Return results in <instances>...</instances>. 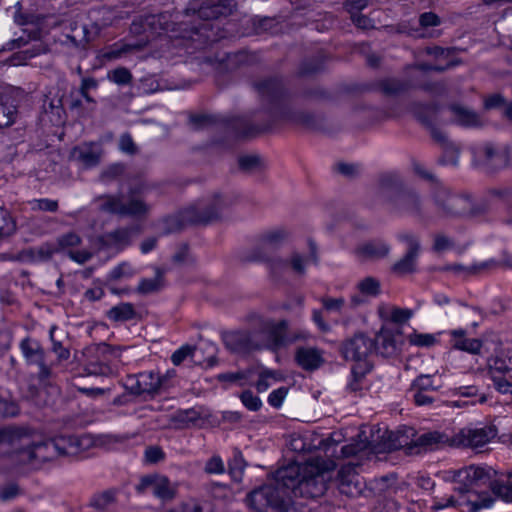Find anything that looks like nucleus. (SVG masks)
Returning <instances> with one entry per match:
<instances>
[{
  "mask_svg": "<svg viewBox=\"0 0 512 512\" xmlns=\"http://www.w3.org/2000/svg\"><path fill=\"white\" fill-rule=\"evenodd\" d=\"M308 467L291 464L276 472V481L252 490L246 497L247 505L255 512H296L291 495L315 499L325 494L328 484L326 474L307 475Z\"/></svg>",
  "mask_w": 512,
  "mask_h": 512,
  "instance_id": "2",
  "label": "nucleus"
},
{
  "mask_svg": "<svg viewBox=\"0 0 512 512\" xmlns=\"http://www.w3.org/2000/svg\"><path fill=\"white\" fill-rule=\"evenodd\" d=\"M376 194L389 205L391 211L411 216H422V201L413 189H406L396 173L382 174Z\"/></svg>",
  "mask_w": 512,
  "mask_h": 512,
  "instance_id": "7",
  "label": "nucleus"
},
{
  "mask_svg": "<svg viewBox=\"0 0 512 512\" xmlns=\"http://www.w3.org/2000/svg\"><path fill=\"white\" fill-rule=\"evenodd\" d=\"M274 378V373L271 370H263L258 380L255 383V387L259 393L265 392L271 385L270 379Z\"/></svg>",
  "mask_w": 512,
  "mask_h": 512,
  "instance_id": "63",
  "label": "nucleus"
},
{
  "mask_svg": "<svg viewBox=\"0 0 512 512\" xmlns=\"http://www.w3.org/2000/svg\"><path fill=\"white\" fill-rule=\"evenodd\" d=\"M263 106L276 121L311 126L312 114L294 107L283 81L277 77H268L254 83Z\"/></svg>",
  "mask_w": 512,
  "mask_h": 512,
  "instance_id": "5",
  "label": "nucleus"
},
{
  "mask_svg": "<svg viewBox=\"0 0 512 512\" xmlns=\"http://www.w3.org/2000/svg\"><path fill=\"white\" fill-rule=\"evenodd\" d=\"M239 167L244 171H251L260 165V157L257 155H244L238 159Z\"/></svg>",
  "mask_w": 512,
  "mask_h": 512,
  "instance_id": "58",
  "label": "nucleus"
},
{
  "mask_svg": "<svg viewBox=\"0 0 512 512\" xmlns=\"http://www.w3.org/2000/svg\"><path fill=\"white\" fill-rule=\"evenodd\" d=\"M103 149L101 144L95 142L84 143L74 147L71 155L85 168H93L100 163Z\"/></svg>",
  "mask_w": 512,
  "mask_h": 512,
  "instance_id": "25",
  "label": "nucleus"
},
{
  "mask_svg": "<svg viewBox=\"0 0 512 512\" xmlns=\"http://www.w3.org/2000/svg\"><path fill=\"white\" fill-rule=\"evenodd\" d=\"M228 127L233 130V134L236 137H250L257 132L252 126H249L240 118L230 120Z\"/></svg>",
  "mask_w": 512,
  "mask_h": 512,
  "instance_id": "44",
  "label": "nucleus"
},
{
  "mask_svg": "<svg viewBox=\"0 0 512 512\" xmlns=\"http://www.w3.org/2000/svg\"><path fill=\"white\" fill-rule=\"evenodd\" d=\"M81 243V238L74 232L63 234L58 238V244L61 248H72L76 247Z\"/></svg>",
  "mask_w": 512,
  "mask_h": 512,
  "instance_id": "57",
  "label": "nucleus"
},
{
  "mask_svg": "<svg viewBox=\"0 0 512 512\" xmlns=\"http://www.w3.org/2000/svg\"><path fill=\"white\" fill-rule=\"evenodd\" d=\"M216 117L208 114H198L191 115L189 118V123L195 130L203 129L209 127L216 123Z\"/></svg>",
  "mask_w": 512,
  "mask_h": 512,
  "instance_id": "50",
  "label": "nucleus"
},
{
  "mask_svg": "<svg viewBox=\"0 0 512 512\" xmlns=\"http://www.w3.org/2000/svg\"><path fill=\"white\" fill-rule=\"evenodd\" d=\"M390 246L383 240L375 239L359 245L355 253L361 260H378L386 257Z\"/></svg>",
  "mask_w": 512,
  "mask_h": 512,
  "instance_id": "28",
  "label": "nucleus"
},
{
  "mask_svg": "<svg viewBox=\"0 0 512 512\" xmlns=\"http://www.w3.org/2000/svg\"><path fill=\"white\" fill-rule=\"evenodd\" d=\"M166 375L155 371H143L128 375L123 381V387L128 394L134 396H151L158 394L167 381Z\"/></svg>",
  "mask_w": 512,
  "mask_h": 512,
  "instance_id": "12",
  "label": "nucleus"
},
{
  "mask_svg": "<svg viewBox=\"0 0 512 512\" xmlns=\"http://www.w3.org/2000/svg\"><path fill=\"white\" fill-rule=\"evenodd\" d=\"M453 347L457 350L471 354H478L482 348V341L476 338H466L464 330H453Z\"/></svg>",
  "mask_w": 512,
  "mask_h": 512,
  "instance_id": "34",
  "label": "nucleus"
},
{
  "mask_svg": "<svg viewBox=\"0 0 512 512\" xmlns=\"http://www.w3.org/2000/svg\"><path fill=\"white\" fill-rule=\"evenodd\" d=\"M376 349V341L359 332L346 339L341 345V354L346 360L360 362L367 359Z\"/></svg>",
  "mask_w": 512,
  "mask_h": 512,
  "instance_id": "18",
  "label": "nucleus"
},
{
  "mask_svg": "<svg viewBox=\"0 0 512 512\" xmlns=\"http://www.w3.org/2000/svg\"><path fill=\"white\" fill-rule=\"evenodd\" d=\"M33 209L41 211L56 212L58 209V202L56 200L42 198L34 200Z\"/></svg>",
  "mask_w": 512,
  "mask_h": 512,
  "instance_id": "64",
  "label": "nucleus"
},
{
  "mask_svg": "<svg viewBox=\"0 0 512 512\" xmlns=\"http://www.w3.org/2000/svg\"><path fill=\"white\" fill-rule=\"evenodd\" d=\"M489 373L512 376V350L502 351L491 359Z\"/></svg>",
  "mask_w": 512,
  "mask_h": 512,
  "instance_id": "35",
  "label": "nucleus"
},
{
  "mask_svg": "<svg viewBox=\"0 0 512 512\" xmlns=\"http://www.w3.org/2000/svg\"><path fill=\"white\" fill-rule=\"evenodd\" d=\"M100 239L104 245L123 248L130 241V232L127 229L119 228L105 233Z\"/></svg>",
  "mask_w": 512,
  "mask_h": 512,
  "instance_id": "38",
  "label": "nucleus"
},
{
  "mask_svg": "<svg viewBox=\"0 0 512 512\" xmlns=\"http://www.w3.org/2000/svg\"><path fill=\"white\" fill-rule=\"evenodd\" d=\"M115 498L116 490L110 489L93 495L90 504L92 507L102 510L114 503Z\"/></svg>",
  "mask_w": 512,
  "mask_h": 512,
  "instance_id": "40",
  "label": "nucleus"
},
{
  "mask_svg": "<svg viewBox=\"0 0 512 512\" xmlns=\"http://www.w3.org/2000/svg\"><path fill=\"white\" fill-rule=\"evenodd\" d=\"M379 90L386 96H398L411 88H419L427 92L435 91V84L430 82L418 83L413 80H402L388 77L378 82Z\"/></svg>",
  "mask_w": 512,
  "mask_h": 512,
  "instance_id": "21",
  "label": "nucleus"
},
{
  "mask_svg": "<svg viewBox=\"0 0 512 512\" xmlns=\"http://www.w3.org/2000/svg\"><path fill=\"white\" fill-rule=\"evenodd\" d=\"M134 273L130 264L123 262L115 266L108 274L110 280H118L123 277H130Z\"/></svg>",
  "mask_w": 512,
  "mask_h": 512,
  "instance_id": "54",
  "label": "nucleus"
},
{
  "mask_svg": "<svg viewBox=\"0 0 512 512\" xmlns=\"http://www.w3.org/2000/svg\"><path fill=\"white\" fill-rule=\"evenodd\" d=\"M411 112L422 124L430 128L432 138L442 149H446V154H453L451 161L455 163V144L448 139L444 131L432 125L433 116L436 113V106L433 104L413 103L411 105Z\"/></svg>",
  "mask_w": 512,
  "mask_h": 512,
  "instance_id": "17",
  "label": "nucleus"
},
{
  "mask_svg": "<svg viewBox=\"0 0 512 512\" xmlns=\"http://www.w3.org/2000/svg\"><path fill=\"white\" fill-rule=\"evenodd\" d=\"M469 269L474 275L503 269H512V255L506 250H503L499 257L473 263L470 265Z\"/></svg>",
  "mask_w": 512,
  "mask_h": 512,
  "instance_id": "26",
  "label": "nucleus"
},
{
  "mask_svg": "<svg viewBox=\"0 0 512 512\" xmlns=\"http://www.w3.org/2000/svg\"><path fill=\"white\" fill-rule=\"evenodd\" d=\"M456 124L466 128H477L482 125L480 116L473 110L459 104L450 106Z\"/></svg>",
  "mask_w": 512,
  "mask_h": 512,
  "instance_id": "32",
  "label": "nucleus"
},
{
  "mask_svg": "<svg viewBox=\"0 0 512 512\" xmlns=\"http://www.w3.org/2000/svg\"><path fill=\"white\" fill-rule=\"evenodd\" d=\"M235 4L234 0H210L202 1L200 4L191 3L185 9V15L187 17L196 16L200 22L189 27L186 22H173L171 20L172 16L168 12L138 16L133 19L130 32L140 36L138 39H148L149 43L163 33L179 31V34L172 36L175 38L174 46L191 55L220 39L221 36L216 32L219 27L211 20L231 14Z\"/></svg>",
  "mask_w": 512,
  "mask_h": 512,
  "instance_id": "1",
  "label": "nucleus"
},
{
  "mask_svg": "<svg viewBox=\"0 0 512 512\" xmlns=\"http://www.w3.org/2000/svg\"><path fill=\"white\" fill-rule=\"evenodd\" d=\"M498 429L493 424L475 427H464L453 435V447L479 448L490 443L497 437Z\"/></svg>",
  "mask_w": 512,
  "mask_h": 512,
  "instance_id": "14",
  "label": "nucleus"
},
{
  "mask_svg": "<svg viewBox=\"0 0 512 512\" xmlns=\"http://www.w3.org/2000/svg\"><path fill=\"white\" fill-rule=\"evenodd\" d=\"M324 310L331 313L341 314L345 308V299L342 297L332 298V297H322L320 299Z\"/></svg>",
  "mask_w": 512,
  "mask_h": 512,
  "instance_id": "47",
  "label": "nucleus"
},
{
  "mask_svg": "<svg viewBox=\"0 0 512 512\" xmlns=\"http://www.w3.org/2000/svg\"><path fill=\"white\" fill-rule=\"evenodd\" d=\"M97 208L103 213L117 215L119 217L144 218L150 211L141 196V190L130 188L126 196L123 195H101L95 199Z\"/></svg>",
  "mask_w": 512,
  "mask_h": 512,
  "instance_id": "9",
  "label": "nucleus"
},
{
  "mask_svg": "<svg viewBox=\"0 0 512 512\" xmlns=\"http://www.w3.org/2000/svg\"><path fill=\"white\" fill-rule=\"evenodd\" d=\"M363 379V373H357L355 369H352L346 390L355 396H361L363 392Z\"/></svg>",
  "mask_w": 512,
  "mask_h": 512,
  "instance_id": "46",
  "label": "nucleus"
},
{
  "mask_svg": "<svg viewBox=\"0 0 512 512\" xmlns=\"http://www.w3.org/2000/svg\"><path fill=\"white\" fill-rule=\"evenodd\" d=\"M359 465L348 462L340 467L337 473V487L341 494L351 498L368 497L366 481L357 471Z\"/></svg>",
  "mask_w": 512,
  "mask_h": 512,
  "instance_id": "16",
  "label": "nucleus"
},
{
  "mask_svg": "<svg viewBox=\"0 0 512 512\" xmlns=\"http://www.w3.org/2000/svg\"><path fill=\"white\" fill-rule=\"evenodd\" d=\"M204 471L207 474L221 475L225 472V465L219 455H213L209 458L204 466Z\"/></svg>",
  "mask_w": 512,
  "mask_h": 512,
  "instance_id": "52",
  "label": "nucleus"
},
{
  "mask_svg": "<svg viewBox=\"0 0 512 512\" xmlns=\"http://www.w3.org/2000/svg\"><path fill=\"white\" fill-rule=\"evenodd\" d=\"M145 460L148 463H157L164 459L165 453L159 446H149L144 452Z\"/></svg>",
  "mask_w": 512,
  "mask_h": 512,
  "instance_id": "60",
  "label": "nucleus"
},
{
  "mask_svg": "<svg viewBox=\"0 0 512 512\" xmlns=\"http://www.w3.org/2000/svg\"><path fill=\"white\" fill-rule=\"evenodd\" d=\"M288 321L280 320L277 322H270L267 324V339L269 348L278 350L290 343V338L287 335Z\"/></svg>",
  "mask_w": 512,
  "mask_h": 512,
  "instance_id": "29",
  "label": "nucleus"
},
{
  "mask_svg": "<svg viewBox=\"0 0 512 512\" xmlns=\"http://www.w3.org/2000/svg\"><path fill=\"white\" fill-rule=\"evenodd\" d=\"M239 399L241 400L242 404L247 408L249 411H259L262 408V400L255 395L251 390H244L240 395Z\"/></svg>",
  "mask_w": 512,
  "mask_h": 512,
  "instance_id": "45",
  "label": "nucleus"
},
{
  "mask_svg": "<svg viewBox=\"0 0 512 512\" xmlns=\"http://www.w3.org/2000/svg\"><path fill=\"white\" fill-rule=\"evenodd\" d=\"M509 150L505 146L487 142L473 149V165L485 173H493L507 166Z\"/></svg>",
  "mask_w": 512,
  "mask_h": 512,
  "instance_id": "11",
  "label": "nucleus"
},
{
  "mask_svg": "<svg viewBox=\"0 0 512 512\" xmlns=\"http://www.w3.org/2000/svg\"><path fill=\"white\" fill-rule=\"evenodd\" d=\"M439 386L434 383V376L431 374H420L411 384V391L436 392Z\"/></svg>",
  "mask_w": 512,
  "mask_h": 512,
  "instance_id": "39",
  "label": "nucleus"
},
{
  "mask_svg": "<svg viewBox=\"0 0 512 512\" xmlns=\"http://www.w3.org/2000/svg\"><path fill=\"white\" fill-rule=\"evenodd\" d=\"M84 370L87 375L106 376L110 374L111 367L108 364V355L102 348L90 347L84 352Z\"/></svg>",
  "mask_w": 512,
  "mask_h": 512,
  "instance_id": "23",
  "label": "nucleus"
},
{
  "mask_svg": "<svg viewBox=\"0 0 512 512\" xmlns=\"http://www.w3.org/2000/svg\"><path fill=\"white\" fill-rule=\"evenodd\" d=\"M454 247V241L450 237L446 236L443 233H437L434 236V242L432 246V250L436 253H442L444 251L450 250Z\"/></svg>",
  "mask_w": 512,
  "mask_h": 512,
  "instance_id": "51",
  "label": "nucleus"
},
{
  "mask_svg": "<svg viewBox=\"0 0 512 512\" xmlns=\"http://www.w3.org/2000/svg\"><path fill=\"white\" fill-rule=\"evenodd\" d=\"M222 338L226 348L234 353L247 354L260 349V346L253 340L251 333L248 331L225 332Z\"/></svg>",
  "mask_w": 512,
  "mask_h": 512,
  "instance_id": "24",
  "label": "nucleus"
},
{
  "mask_svg": "<svg viewBox=\"0 0 512 512\" xmlns=\"http://www.w3.org/2000/svg\"><path fill=\"white\" fill-rule=\"evenodd\" d=\"M357 288L365 296L376 297L380 293V282L374 277H366L358 283Z\"/></svg>",
  "mask_w": 512,
  "mask_h": 512,
  "instance_id": "43",
  "label": "nucleus"
},
{
  "mask_svg": "<svg viewBox=\"0 0 512 512\" xmlns=\"http://www.w3.org/2000/svg\"><path fill=\"white\" fill-rule=\"evenodd\" d=\"M15 222L7 210L0 207V237L11 235L15 231Z\"/></svg>",
  "mask_w": 512,
  "mask_h": 512,
  "instance_id": "49",
  "label": "nucleus"
},
{
  "mask_svg": "<svg viewBox=\"0 0 512 512\" xmlns=\"http://www.w3.org/2000/svg\"><path fill=\"white\" fill-rule=\"evenodd\" d=\"M107 79L119 86L129 85L132 82V73L125 67H118L108 72Z\"/></svg>",
  "mask_w": 512,
  "mask_h": 512,
  "instance_id": "41",
  "label": "nucleus"
},
{
  "mask_svg": "<svg viewBox=\"0 0 512 512\" xmlns=\"http://www.w3.org/2000/svg\"><path fill=\"white\" fill-rule=\"evenodd\" d=\"M161 286L162 274L160 273L159 270H157L155 277L142 279L138 285L137 290L139 293L142 294H150L160 290Z\"/></svg>",
  "mask_w": 512,
  "mask_h": 512,
  "instance_id": "42",
  "label": "nucleus"
},
{
  "mask_svg": "<svg viewBox=\"0 0 512 512\" xmlns=\"http://www.w3.org/2000/svg\"><path fill=\"white\" fill-rule=\"evenodd\" d=\"M194 353V347L190 345H183L180 348H178L172 355H171V362L178 366L180 365L187 357L193 356Z\"/></svg>",
  "mask_w": 512,
  "mask_h": 512,
  "instance_id": "56",
  "label": "nucleus"
},
{
  "mask_svg": "<svg viewBox=\"0 0 512 512\" xmlns=\"http://www.w3.org/2000/svg\"><path fill=\"white\" fill-rule=\"evenodd\" d=\"M433 199L438 210L445 216H462L473 211L470 196L452 195L443 185H438L434 189Z\"/></svg>",
  "mask_w": 512,
  "mask_h": 512,
  "instance_id": "13",
  "label": "nucleus"
},
{
  "mask_svg": "<svg viewBox=\"0 0 512 512\" xmlns=\"http://www.w3.org/2000/svg\"><path fill=\"white\" fill-rule=\"evenodd\" d=\"M308 246H309V255L307 257H304L300 253L295 252L291 255L289 262L286 261L287 265H290L292 270L298 275L305 274L306 266L309 263H313V264L317 265L319 262L316 243L312 240H309ZM287 267L288 266H286V268Z\"/></svg>",
  "mask_w": 512,
  "mask_h": 512,
  "instance_id": "31",
  "label": "nucleus"
},
{
  "mask_svg": "<svg viewBox=\"0 0 512 512\" xmlns=\"http://www.w3.org/2000/svg\"><path fill=\"white\" fill-rule=\"evenodd\" d=\"M323 68V61L320 59H313L304 61L300 67L301 75H309L320 71Z\"/></svg>",
  "mask_w": 512,
  "mask_h": 512,
  "instance_id": "61",
  "label": "nucleus"
},
{
  "mask_svg": "<svg viewBox=\"0 0 512 512\" xmlns=\"http://www.w3.org/2000/svg\"><path fill=\"white\" fill-rule=\"evenodd\" d=\"M135 490L138 494L150 493L162 502H169L175 498L177 486L165 475L154 473L142 476Z\"/></svg>",
  "mask_w": 512,
  "mask_h": 512,
  "instance_id": "15",
  "label": "nucleus"
},
{
  "mask_svg": "<svg viewBox=\"0 0 512 512\" xmlns=\"http://www.w3.org/2000/svg\"><path fill=\"white\" fill-rule=\"evenodd\" d=\"M443 479L454 483V491L458 496L437 499L432 508L440 510L447 507H469L468 512H479L493 506L494 499L486 491L478 490V486L488 479L487 472L481 466L470 465L461 469H449L443 472Z\"/></svg>",
  "mask_w": 512,
  "mask_h": 512,
  "instance_id": "4",
  "label": "nucleus"
},
{
  "mask_svg": "<svg viewBox=\"0 0 512 512\" xmlns=\"http://www.w3.org/2000/svg\"><path fill=\"white\" fill-rule=\"evenodd\" d=\"M495 389L501 394L512 396V381L507 380L504 375L491 374Z\"/></svg>",
  "mask_w": 512,
  "mask_h": 512,
  "instance_id": "53",
  "label": "nucleus"
},
{
  "mask_svg": "<svg viewBox=\"0 0 512 512\" xmlns=\"http://www.w3.org/2000/svg\"><path fill=\"white\" fill-rule=\"evenodd\" d=\"M247 58L245 53L229 54L223 53L215 58L206 56L203 58V63L212 66L214 69L220 72L229 70L234 64L240 63Z\"/></svg>",
  "mask_w": 512,
  "mask_h": 512,
  "instance_id": "33",
  "label": "nucleus"
},
{
  "mask_svg": "<svg viewBox=\"0 0 512 512\" xmlns=\"http://www.w3.org/2000/svg\"><path fill=\"white\" fill-rule=\"evenodd\" d=\"M453 436L443 431H427L417 436L412 427H403L395 432H390L386 447L388 450L404 449L408 455H416L422 452L441 450L452 446Z\"/></svg>",
  "mask_w": 512,
  "mask_h": 512,
  "instance_id": "6",
  "label": "nucleus"
},
{
  "mask_svg": "<svg viewBox=\"0 0 512 512\" xmlns=\"http://www.w3.org/2000/svg\"><path fill=\"white\" fill-rule=\"evenodd\" d=\"M482 468L487 472L488 479L478 486V490L488 492L494 500L498 498L512 503V471L493 479L492 475H495L496 472L488 467Z\"/></svg>",
  "mask_w": 512,
  "mask_h": 512,
  "instance_id": "19",
  "label": "nucleus"
},
{
  "mask_svg": "<svg viewBox=\"0 0 512 512\" xmlns=\"http://www.w3.org/2000/svg\"><path fill=\"white\" fill-rule=\"evenodd\" d=\"M231 196L215 194L209 199H202L188 207L179 215L168 216L163 220L164 233L170 234L180 230L186 224L208 223L219 217L223 208L231 205Z\"/></svg>",
  "mask_w": 512,
  "mask_h": 512,
  "instance_id": "8",
  "label": "nucleus"
},
{
  "mask_svg": "<svg viewBox=\"0 0 512 512\" xmlns=\"http://www.w3.org/2000/svg\"><path fill=\"white\" fill-rule=\"evenodd\" d=\"M294 361L304 371L313 372L324 364V351L316 346L299 345L294 352Z\"/></svg>",
  "mask_w": 512,
  "mask_h": 512,
  "instance_id": "22",
  "label": "nucleus"
},
{
  "mask_svg": "<svg viewBox=\"0 0 512 512\" xmlns=\"http://www.w3.org/2000/svg\"><path fill=\"white\" fill-rule=\"evenodd\" d=\"M16 116V108L0 103V129L11 125Z\"/></svg>",
  "mask_w": 512,
  "mask_h": 512,
  "instance_id": "55",
  "label": "nucleus"
},
{
  "mask_svg": "<svg viewBox=\"0 0 512 512\" xmlns=\"http://www.w3.org/2000/svg\"><path fill=\"white\" fill-rule=\"evenodd\" d=\"M395 477L393 475H385L366 482V493L368 497L374 495H382L387 492L395 484Z\"/></svg>",
  "mask_w": 512,
  "mask_h": 512,
  "instance_id": "37",
  "label": "nucleus"
},
{
  "mask_svg": "<svg viewBox=\"0 0 512 512\" xmlns=\"http://www.w3.org/2000/svg\"><path fill=\"white\" fill-rule=\"evenodd\" d=\"M148 45V39H136L134 41H118L111 45L103 53L107 60L122 58L132 52L140 51Z\"/></svg>",
  "mask_w": 512,
  "mask_h": 512,
  "instance_id": "27",
  "label": "nucleus"
},
{
  "mask_svg": "<svg viewBox=\"0 0 512 512\" xmlns=\"http://www.w3.org/2000/svg\"><path fill=\"white\" fill-rule=\"evenodd\" d=\"M107 318L114 322H125L133 320L136 317V311L133 304L122 302L111 307L106 314Z\"/></svg>",
  "mask_w": 512,
  "mask_h": 512,
  "instance_id": "36",
  "label": "nucleus"
},
{
  "mask_svg": "<svg viewBox=\"0 0 512 512\" xmlns=\"http://www.w3.org/2000/svg\"><path fill=\"white\" fill-rule=\"evenodd\" d=\"M287 395V389L284 387H280L278 389L273 390L268 395V404L274 408H279L283 404V401Z\"/></svg>",
  "mask_w": 512,
  "mask_h": 512,
  "instance_id": "59",
  "label": "nucleus"
},
{
  "mask_svg": "<svg viewBox=\"0 0 512 512\" xmlns=\"http://www.w3.org/2000/svg\"><path fill=\"white\" fill-rule=\"evenodd\" d=\"M413 393L414 403L421 407L427 406L431 407L435 402V397L430 395V392H422V391H411Z\"/></svg>",
  "mask_w": 512,
  "mask_h": 512,
  "instance_id": "62",
  "label": "nucleus"
},
{
  "mask_svg": "<svg viewBox=\"0 0 512 512\" xmlns=\"http://www.w3.org/2000/svg\"><path fill=\"white\" fill-rule=\"evenodd\" d=\"M19 348L27 364L35 365L45 359V351L37 339L25 337L20 341Z\"/></svg>",
  "mask_w": 512,
  "mask_h": 512,
  "instance_id": "30",
  "label": "nucleus"
},
{
  "mask_svg": "<svg viewBox=\"0 0 512 512\" xmlns=\"http://www.w3.org/2000/svg\"><path fill=\"white\" fill-rule=\"evenodd\" d=\"M57 329L55 325L50 327L49 330V338L52 342V351L56 354L57 359L59 361H64L69 359L70 350L62 345L60 341L54 339V332Z\"/></svg>",
  "mask_w": 512,
  "mask_h": 512,
  "instance_id": "48",
  "label": "nucleus"
},
{
  "mask_svg": "<svg viewBox=\"0 0 512 512\" xmlns=\"http://www.w3.org/2000/svg\"><path fill=\"white\" fill-rule=\"evenodd\" d=\"M79 451L74 435H60L41 441H31L16 428L0 430V463L11 466L17 473L40 469L45 463Z\"/></svg>",
  "mask_w": 512,
  "mask_h": 512,
  "instance_id": "3",
  "label": "nucleus"
},
{
  "mask_svg": "<svg viewBox=\"0 0 512 512\" xmlns=\"http://www.w3.org/2000/svg\"><path fill=\"white\" fill-rule=\"evenodd\" d=\"M398 240L406 243L408 249L405 255L393 264L392 271L399 275L412 273L416 269L420 252V241L418 237L412 233H401L398 235Z\"/></svg>",
  "mask_w": 512,
  "mask_h": 512,
  "instance_id": "20",
  "label": "nucleus"
},
{
  "mask_svg": "<svg viewBox=\"0 0 512 512\" xmlns=\"http://www.w3.org/2000/svg\"><path fill=\"white\" fill-rule=\"evenodd\" d=\"M287 233L283 229H275L264 234L260 243L248 257L249 261L262 262L267 265L271 275L277 279L286 270V260L274 255L275 251L283 243Z\"/></svg>",
  "mask_w": 512,
  "mask_h": 512,
  "instance_id": "10",
  "label": "nucleus"
}]
</instances>
